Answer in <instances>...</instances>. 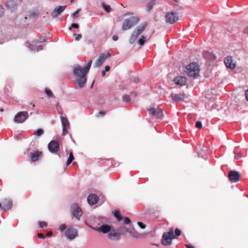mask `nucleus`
<instances>
[{
    "label": "nucleus",
    "instance_id": "nucleus-56",
    "mask_svg": "<svg viewBox=\"0 0 248 248\" xmlns=\"http://www.w3.org/2000/svg\"><path fill=\"white\" fill-rule=\"evenodd\" d=\"M106 71L105 70H103L102 72V73H101V76L102 77H104L105 75H106Z\"/></svg>",
    "mask_w": 248,
    "mask_h": 248
},
{
    "label": "nucleus",
    "instance_id": "nucleus-42",
    "mask_svg": "<svg viewBox=\"0 0 248 248\" xmlns=\"http://www.w3.org/2000/svg\"><path fill=\"white\" fill-rule=\"evenodd\" d=\"M124 222L125 224H129L131 223V220L128 217H124Z\"/></svg>",
    "mask_w": 248,
    "mask_h": 248
},
{
    "label": "nucleus",
    "instance_id": "nucleus-6",
    "mask_svg": "<svg viewBox=\"0 0 248 248\" xmlns=\"http://www.w3.org/2000/svg\"><path fill=\"white\" fill-rule=\"evenodd\" d=\"M29 117L27 111H20L15 116L14 122L17 123H23Z\"/></svg>",
    "mask_w": 248,
    "mask_h": 248
},
{
    "label": "nucleus",
    "instance_id": "nucleus-7",
    "mask_svg": "<svg viewBox=\"0 0 248 248\" xmlns=\"http://www.w3.org/2000/svg\"><path fill=\"white\" fill-rule=\"evenodd\" d=\"M111 54L108 52L106 55L101 53L99 55L98 59L96 60L94 64V66L96 68L100 67L104 63L107 58L110 57Z\"/></svg>",
    "mask_w": 248,
    "mask_h": 248
},
{
    "label": "nucleus",
    "instance_id": "nucleus-61",
    "mask_svg": "<svg viewBox=\"0 0 248 248\" xmlns=\"http://www.w3.org/2000/svg\"><path fill=\"white\" fill-rule=\"evenodd\" d=\"M73 2V0H71V3H72Z\"/></svg>",
    "mask_w": 248,
    "mask_h": 248
},
{
    "label": "nucleus",
    "instance_id": "nucleus-55",
    "mask_svg": "<svg viewBox=\"0 0 248 248\" xmlns=\"http://www.w3.org/2000/svg\"><path fill=\"white\" fill-rule=\"evenodd\" d=\"M52 234V232L51 231H49L46 233V236H50Z\"/></svg>",
    "mask_w": 248,
    "mask_h": 248
},
{
    "label": "nucleus",
    "instance_id": "nucleus-48",
    "mask_svg": "<svg viewBox=\"0 0 248 248\" xmlns=\"http://www.w3.org/2000/svg\"><path fill=\"white\" fill-rule=\"evenodd\" d=\"M78 25L77 23H73L72 24V27L73 28L78 29Z\"/></svg>",
    "mask_w": 248,
    "mask_h": 248
},
{
    "label": "nucleus",
    "instance_id": "nucleus-60",
    "mask_svg": "<svg viewBox=\"0 0 248 248\" xmlns=\"http://www.w3.org/2000/svg\"><path fill=\"white\" fill-rule=\"evenodd\" d=\"M3 110V109L2 108H1V109H0V111H2Z\"/></svg>",
    "mask_w": 248,
    "mask_h": 248
},
{
    "label": "nucleus",
    "instance_id": "nucleus-9",
    "mask_svg": "<svg viewBox=\"0 0 248 248\" xmlns=\"http://www.w3.org/2000/svg\"><path fill=\"white\" fill-rule=\"evenodd\" d=\"M65 235L70 240L74 239L78 236V231L74 228L69 227L65 232Z\"/></svg>",
    "mask_w": 248,
    "mask_h": 248
},
{
    "label": "nucleus",
    "instance_id": "nucleus-36",
    "mask_svg": "<svg viewBox=\"0 0 248 248\" xmlns=\"http://www.w3.org/2000/svg\"><path fill=\"white\" fill-rule=\"evenodd\" d=\"M92 64V60H90L87 65L84 67L85 69V73H88L90 69L91 65Z\"/></svg>",
    "mask_w": 248,
    "mask_h": 248
},
{
    "label": "nucleus",
    "instance_id": "nucleus-30",
    "mask_svg": "<svg viewBox=\"0 0 248 248\" xmlns=\"http://www.w3.org/2000/svg\"><path fill=\"white\" fill-rule=\"evenodd\" d=\"M146 41V38L145 37L143 36H141L140 39L138 41V43L140 46H142L144 44L145 42Z\"/></svg>",
    "mask_w": 248,
    "mask_h": 248
},
{
    "label": "nucleus",
    "instance_id": "nucleus-29",
    "mask_svg": "<svg viewBox=\"0 0 248 248\" xmlns=\"http://www.w3.org/2000/svg\"><path fill=\"white\" fill-rule=\"evenodd\" d=\"M15 5V2L13 0H9L7 2V6L10 9L14 8Z\"/></svg>",
    "mask_w": 248,
    "mask_h": 248
},
{
    "label": "nucleus",
    "instance_id": "nucleus-47",
    "mask_svg": "<svg viewBox=\"0 0 248 248\" xmlns=\"http://www.w3.org/2000/svg\"><path fill=\"white\" fill-rule=\"evenodd\" d=\"M37 236H38V237L42 239H44L45 238V236L44 235V234L41 233H38Z\"/></svg>",
    "mask_w": 248,
    "mask_h": 248
},
{
    "label": "nucleus",
    "instance_id": "nucleus-28",
    "mask_svg": "<svg viewBox=\"0 0 248 248\" xmlns=\"http://www.w3.org/2000/svg\"><path fill=\"white\" fill-rule=\"evenodd\" d=\"M74 156L73 155V153L71 152L69 154V156L68 158L67 161V166H69L74 160Z\"/></svg>",
    "mask_w": 248,
    "mask_h": 248
},
{
    "label": "nucleus",
    "instance_id": "nucleus-39",
    "mask_svg": "<svg viewBox=\"0 0 248 248\" xmlns=\"http://www.w3.org/2000/svg\"><path fill=\"white\" fill-rule=\"evenodd\" d=\"M242 156V154L240 152L235 153L234 158L235 159H238Z\"/></svg>",
    "mask_w": 248,
    "mask_h": 248
},
{
    "label": "nucleus",
    "instance_id": "nucleus-16",
    "mask_svg": "<svg viewBox=\"0 0 248 248\" xmlns=\"http://www.w3.org/2000/svg\"><path fill=\"white\" fill-rule=\"evenodd\" d=\"M85 72V69L81 67L79 65H77L75 67L74 69V73L77 77H79L83 76H86L88 73Z\"/></svg>",
    "mask_w": 248,
    "mask_h": 248
},
{
    "label": "nucleus",
    "instance_id": "nucleus-45",
    "mask_svg": "<svg viewBox=\"0 0 248 248\" xmlns=\"http://www.w3.org/2000/svg\"><path fill=\"white\" fill-rule=\"evenodd\" d=\"M137 224L141 229L145 228V225L143 224L142 222H138Z\"/></svg>",
    "mask_w": 248,
    "mask_h": 248
},
{
    "label": "nucleus",
    "instance_id": "nucleus-37",
    "mask_svg": "<svg viewBox=\"0 0 248 248\" xmlns=\"http://www.w3.org/2000/svg\"><path fill=\"white\" fill-rule=\"evenodd\" d=\"M39 224L41 228H43L47 226V223L45 221H39Z\"/></svg>",
    "mask_w": 248,
    "mask_h": 248
},
{
    "label": "nucleus",
    "instance_id": "nucleus-44",
    "mask_svg": "<svg viewBox=\"0 0 248 248\" xmlns=\"http://www.w3.org/2000/svg\"><path fill=\"white\" fill-rule=\"evenodd\" d=\"M66 228V225L65 224H63L60 225L59 229L60 231H62L65 230Z\"/></svg>",
    "mask_w": 248,
    "mask_h": 248
},
{
    "label": "nucleus",
    "instance_id": "nucleus-4",
    "mask_svg": "<svg viewBox=\"0 0 248 248\" xmlns=\"http://www.w3.org/2000/svg\"><path fill=\"white\" fill-rule=\"evenodd\" d=\"M146 27V24L144 23L135 29L129 39V42L130 44H132L135 42L139 35L140 34L145 30Z\"/></svg>",
    "mask_w": 248,
    "mask_h": 248
},
{
    "label": "nucleus",
    "instance_id": "nucleus-31",
    "mask_svg": "<svg viewBox=\"0 0 248 248\" xmlns=\"http://www.w3.org/2000/svg\"><path fill=\"white\" fill-rule=\"evenodd\" d=\"M114 215L116 218H117L118 221H120L122 219V217L120 215L119 211H116L114 212Z\"/></svg>",
    "mask_w": 248,
    "mask_h": 248
},
{
    "label": "nucleus",
    "instance_id": "nucleus-24",
    "mask_svg": "<svg viewBox=\"0 0 248 248\" xmlns=\"http://www.w3.org/2000/svg\"><path fill=\"white\" fill-rule=\"evenodd\" d=\"M172 99L173 101H181L185 98L184 94H176L171 95Z\"/></svg>",
    "mask_w": 248,
    "mask_h": 248
},
{
    "label": "nucleus",
    "instance_id": "nucleus-54",
    "mask_svg": "<svg viewBox=\"0 0 248 248\" xmlns=\"http://www.w3.org/2000/svg\"><path fill=\"white\" fill-rule=\"evenodd\" d=\"M245 96L246 100L248 101V89L245 92Z\"/></svg>",
    "mask_w": 248,
    "mask_h": 248
},
{
    "label": "nucleus",
    "instance_id": "nucleus-15",
    "mask_svg": "<svg viewBox=\"0 0 248 248\" xmlns=\"http://www.w3.org/2000/svg\"><path fill=\"white\" fill-rule=\"evenodd\" d=\"M2 204L0 202V208L2 210H8L12 206V201L9 199H4L2 202Z\"/></svg>",
    "mask_w": 248,
    "mask_h": 248
},
{
    "label": "nucleus",
    "instance_id": "nucleus-35",
    "mask_svg": "<svg viewBox=\"0 0 248 248\" xmlns=\"http://www.w3.org/2000/svg\"><path fill=\"white\" fill-rule=\"evenodd\" d=\"M106 114V112L104 111H99L97 112L95 114V116L97 118L103 117Z\"/></svg>",
    "mask_w": 248,
    "mask_h": 248
},
{
    "label": "nucleus",
    "instance_id": "nucleus-21",
    "mask_svg": "<svg viewBox=\"0 0 248 248\" xmlns=\"http://www.w3.org/2000/svg\"><path fill=\"white\" fill-rule=\"evenodd\" d=\"M175 83L179 86H183L186 83V78L182 76H178L174 79Z\"/></svg>",
    "mask_w": 248,
    "mask_h": 248
},
{
    "label": "nucleus",
    "instance_id": "nucleus-43",
    "mask_svg": "<svg viewBox=\"0 0 248 248\" xmlns=\"http://www.w3.org/2000/svg\"><path fill=\"white\" fill-rule=\"evenodd\" d=\"M196 127L197 128H201L202 127V124L200 121H197L196 123Z\"/></svg>",
    "mask_w": 248,
    "mask_h": 248
},
{
    "label": "nucleus",
    "instance_id": "nucleus-32",
    "mask_svg": "<svg viewBox=\"0 0 248 248\" xmlns=\"http://www.w3.org/2000/svg\"><path fill=\"white\" fill-rule=\"evenodd\" d=\"M45 93L49 97H54V96L51 91L47 88L45 89Z\"/></svg>",
    "mask_w": 248,
    "mask_h": 248
},
{
    "label": "nucleus",
    "instance_id": "nucleus-18",
    "mask_svg": "<svg viewBox=\"0 0 248 248\" xmlns=\"http://www.w3.org/2000/svg\"><path fill=\"white\" fill-rule=\"evenodd\" d=\"M87 82L86 76L77 77L75 83L77 84L79 88H82L85 86Z\"/></svg>",
    "mask_w": 248,
    "mask_h": 248
},
{
    "label": "nucleus",
    "instance_id": "nucleus-17",
    "mask_svg": "<svg viewBox=\"0 0 248 248\" xmlns=\"http://www.w3.org/2000/svg\"><path fill=\"white\" fill-rule=\"evenodd\" d=\"M92 228L94 230L103 233L109 232L111 230L110 226L107 224L102 225L98 228L92 227Z\"/></svg>",
    "mask_w": 248,
    "mask_h": 248
},
{
    "label": "nucleus",
    "instance_id": "nucleus-41",
    "mask_svg": "<svg viewBox=\"0 0 248 248\" xmlns=\"http://www.w3.org/2000/svg\"><path fill=\"white\" fill-rule=\"evenodd\" d=\"M74 35L77 36L75 38V40L76 41H79L82 38V35L81 34H77L76 33H74Z\"/></svg>",
    "mask_w": 248,
    "mask_h": 248
},
{
    "label": "nucleus",
    "instance_id": "nucleus-8",
    "mask_svg": "<svg viewBox=\"0 0 248 248\" xmlns=\"http://www.w3.org/2000/svg\"><path fill=\"white\" fill-rule=\"evenodd\" d=\"M71 211L72 216L79 220L82 215L81 209L77 204H73L71 207Z\"/></svg>",
    "mask_w": 248,
    "mask_h": 248
},
{
    "label": "nucleus",
    "instance_id": "nucleus-33",
    "mask_svg": "<svg viewBox=\"0 0 248 248\" xmlns=\"http://www.w3.org/2000/svg\"><path fill=\"white\" fill-rule=\"evenodd\" d=\"M102 7H103V8L104 9V10L108 13H109L111 11V9L110 8V6H109V5H106V4L103 3Z\"/></svg>",
    "mask_w": 248,
    "mask_h": 248
},
{
    "label": "nucleus",
    "instance_id": "nucleus-25",
    "mask_svg": "<svg viewBox=\"0 0 248 248\" xmlns=\"http://www.w3.org/2000/svg\"><path fill=\"white\" fill-rule=\"evenodd\" d=\"M128 232L133 237L140 238L141 234L138 232L134 229H129Z\"/></svg>",
    "mask_w": 248,
    "mask_h": 248
},
{
    "label": "nucleus",
    "instance_id": "nucleus-11",
    "mask_svg": "<svg viewBox=\"0 0 248 248\" xmlns=\"http://www.w3.org/2000/svg\"><path fill=\"white\" fill-rule=\"evenodd\" d=\"M61 120L62 125V135H66L70 127L69 122L67 119L63 116L61 117Z\"/></svg>",
    "mask_w": 248,
    "mask_h": 248
},
{
    "label": "nucleus",
    "instance_id": "nucleus-23",
    "mask_svg": "<svg viewBox=\"0 0 248 248\" xmlns=\"http://www.w3.org/2000/svg\"><path fill=\"white\" fill-rule=\"evenodd\" d=\"M108 237L110 239H114L116 240H118L121 238L120 233H119L117 230L116 232L112 231L111 232H109L108 234Z\"/></svg>",
    "mask_w": 248,
    "mask_h": 248
},
{
    "label": "nucleus",
    "instance_id": "nucleus-58",
    "mask_svg": "<svg viewBox=\"0 0 248 248\" xmlns=\"http://www.w3.org/2000/svg\"><path fill=\"white\" fill-rule=\"evenodd\" d=\"M39 47H40L39 50H42L43 49L42 47L41 46H40Z\"/></svg>",
    "mask_w": 248,
    "mask_h": 248
},
{
    "label": "nucleus",
    "instance_id": "nucleus-14",
    "mask_svg": "<svg viewBox=\"0 0 248 248\" xmlns=\"http://www.w3.org/2000/svg\"><path fill=\"white\" fill-rule=\"evenodd\" d=\"M150 114L155 116L156 118H161L163 116V111L160 108H151L149 110Z\"/></svg>",
    "mask_w": 248,
    "mask_h": 248
},
{
    "label": "nucleus",
    "instance_id": "nucleus-13",
    "mask_svg": "<svg viewBox=\"0 0 248 248\" xmlns=\"http://www.w3.org/2000/svg\"><path fill=\"white\" fill-rule=\"evenodd\" d=\"M226 66L230 69H233L236 66V63L233 62L232 56H227L224 61Z\"/></svg>",
    "mask_w": 248,
    "mask_h": 248
},
{
    "label": "nucleus",
    "instance_id": "nucleus-51",
    "mask_svg": "<svg viewBox=\"0 0 248 248\" xmlns=\"http://www.w3.org/2000/svg\"><path fill=\"white\" fill-rule=\"evenodd\" d=\"M185 246L186 247V248H195L194 246H191L189 244H186Z\"/></svg>",
    "mask_w": 248,
    "mask_h": 248
},
{
    "label": "nucleus",
    "instance_id": "nucleus-53",
    "mask_svg": "<svg viewBox=\"0 0 248 248\" xmlns=\"http://www.w3.org/2000/svg\"><path fill=\"white\" fill-rule=\"evenodd\" d=\"M109 70H110V67H109V66H108V65H106V66H105V70H105L106 72H108V71H109Z\"/></svg>",
    "mask_w": 248,
    "mask_h": 248
},
{
    "label": "nucleus",
    "instance_id": "nucleus-49",
    "mask_svg": "<svg viewBox=\"0 0 248 248\" xmlns=\"http://www.w3.org/2000/svg\"><path fill=\"white\" fill-rule=\"evenodd\" d=\"M80 11V9H78V10H77L76 12H75V13L73 14V16H78L77 15L79 13Z\"/></svg>",
    "mask_w": 248,
    "mask_h": 248
},
{
    "label": "nucleus",
    "instance_id": "nucleus-3",
    "mask_svg": "<svg viewBox=\"0 0 248 248\" xmlns=\"http://www.w3.org/2000/svg\"><path fill=\"white\" fill-rule=\"evenodd\" d=\"M139 21V19L138 17L131 16L124 21L122 29L123 31L129 30L133 26L137 24Z\"/></svg>",
    "mask_w": 248,
    "mask_h": 248
},
{
    "label": "nucleus",
    "instance_id": "nucleus-59",
    "mask_svg": "<svg viewBox=\"0 0 248 248\" xmlns=\"http://www.w3.org/2000/svg\"><path fill=\"white\" fill-rule=\"evenodd\" d=\"M139 81V79L138 78H137V80H136V78L135 79V82H137Z\"/></svg>",
    "mask_w": 248,
    "mask_h": 248
},
{
    "label": "nucleus",
    "instance_id": "nucleus-57",
    "mask_svg": "<svg viewBox=\"0 0 248 248\" xmlns=\"http://www.w3.org/2000/svg\"><path fill=\"white\" fill-rule=\"evenodd\" d=\"M153 245H155V246H157V247H158V246H159V245H158V244H153Z\"/></svg>",
    "mask_w": 248,
    "mask_h": 248
},
{
    "label": "nucleus",
    "instance_id": "nucleus-22",
    "mask_svg": "<svg viewBox=\"0 0 248 248\" xmlns=\"http://www.w3.org/2000/svg\"><path fill=\"white\" fill-rule=\"evenodd\" d=\"M87 201L89 204L91 205H94L98 201V197L96 194H90L88 197Z\"/></svg>",
    "mask_w": 248,
    "mask_h": 248
},
{
    "label": "nucleus",
    "instance_id": "nucleus-40",
    "mask_svg": "<svg viewBox=\"0 0 248 248\" xmlns=\"http://www.w3.org/2000/svg\"><path fill=\"white\" fill-rule=\"evenodd\" d=\"M175 234L176 236H179L181 234V231L179 229L177 228L175 230Z\"/></svg>",
    "mask_w": 248,
    "mask_h": 248
},
{
    "label": "nucleus",
    "instance_id": "nucleus-2",
    "mask_svg": "<svg viewBox=\"0 0 248 248\" xmlns=\"http://www.w3.org/2000/svg\"><path fill=\"white\" fill-rule=\"evenodd\" d=\"M176 238L173 233V229L171 227L169 228L168 232H165L163 234L161 243L164 246H170L172 243V239Z\"/></svg>",
    "mask_w": 248,
    "mask_h": 248
},
{
    "label": "nucleus",
    "instance_id": "nucleus-46",
    "mask_svg": "<svg viewBox=\"0 0 248 248\" xmlns=\"http://www.w3.org/2000/svg\"><path fill=\"white\" fill-rule=\"evenodd\" d=\"M4 12V8L2 6H0V17H1L2 16V15H3Z\"/></svg>",
    "mask_w": 248,
    "mask_h": 248
},
{
    "label": "nucleus",
    "instance_id": "nucleus-34",
    "mask_svg": "<svg viewBox=\"0 0 248 248\" xmlns=\"http://www.w3.org/2000/svg\"><path fill=\"white\" fill-rule=\"evenodd\" d=\"M44 134V130L42 129H38L35 132L34 135L40 137Z\"/></svg>",
    "mask_w": 248,
    "mask_h": 248
},
{
    "label": "nucleus",
    "instance_id": "nucleus-50",
    "mask_svg": "<svg viewBox=\"0 0 248 248\" xmlns=\"http://www.w3.org/2000/svg\"><path fill=\"white\" fill-rule=\"evenodd\" d=\"M46 37H45L44 38H41L39 39V41L40 42H44L46 41Z\"/></svg>",
    "mask_w": 248,
    "mask_h": 248
},
{
    "label": "nucleus",
    "instance_id": "nucleus-20",
    "mask_svg": "<svg viewBox=\"0 0 248 248\" xmlns=\"http://www.w3.org/2000/svg\"><path fill=\"white\" fill-rule=\"evenodd\" d=\"M42 156V152L37 151L31 153L30 156L32 161L35 162L37 161L39 158Z\"/></svg>",
    "mask_w": 248,
    "mask_h": 248
},
{
    "label": "nucleus",
    "instance_id": "nucleus-12",
    "mask_svg": "<svg viewBox=\"0 0 248 248\" xmlns=\"http://www.w3.org/2000/svg\"><path fill=\"white\" fill-rule=\"evenodd\" d=\"M48 148L51 153H56L59 150V144L56 140H52L49 143Z\"/></svg>",
    "mask_w": 248,
    "mask_h": 248
},
{
    "label": "nucleus",
    "instance_id": "nucleus-38",
    "mask_svg": "<svg viewBox=\"0 0 248 248\" xmlns=\"http://www.w3.org/2000/svg\"><path fill=\"white\" fill-rule=\"evenodd\" d=\"M123 99L124 102H129L130 100V96L128 95H124L123 97Z\"/></svg>",
    "mask_w": 248,
    "mask_h": 248
},
{
    "label": "nucleus",
    "instance_id": "nucleus-1",
    "mask_svg": "<svg viewBox=\"0 0 248 248\" xmlns=\"http://www.w3.org/2000/svg\"><path fill=\"white\" fill-rule=\"evenodd\" d=\"M200 70L199 66L197 63H191L186 67L185 72L188 76L196 78L199 76Z\"/></svg>",
    "mask_w": 248,
    "mask_h": 248
},
{
    "label": "nucleus",
    "instance_id": "nucleus-19",
    "mask_svg": "<svg viewBox=\"0 0 248 248\" xmlns=\"http://www.w3.org/2000/svg\"><path fill=\"white\" fill-rule=\"evenodd\" d=\"M66 8V6H59L56 7L52 12L51 15L53 18L57 17L59 14L62 13Z\"/></svg>",
    "mask_w": 248,
    "mask_h": 248
},
{
    "label": "nucleus",
    "instance_id": "nucleus-10",
    "mask_svg": "<svg viewBox=\"0 0 248 248\" xmlns=\"http://www.w3.org/2000/svg\"><path fill=\"white\" fill-rule=\"evenodd\" d=\"M228 178L231 181L236 182L240 180L241 175L236 171L231 170L229 172Z\"/></svg>",
    "mask_w": 248,
    "mask_h": 248
},
{
    "label": "nucleus",
    "instance_id": "nucleus-26",
    "mask_svg": "<svg viewBox=\"0 0 248 248\" xmlns=\"http://www.w3.org/2000/svg\"><path fill=\"white\" fill-rule=\"evenodd\" d=\"M129 228H126V227H120L118 228L117 231L119 233H120V235H125L126 233L128 232Z\"/></svg>",
    "mask_w": 248,
    "mask_h": 248
},
{
    "label": "nucleus",
    "instance_id": "nucleus-52",
    "mask_svg": "<svg viewBox=\"0 0 248 248\" xmlns=\"http://www.w3.org/2000/svg\"><path fill=\"white\" fill-rule=\"evenodd\" d=\"M112 39L114 40V41H117L118 40V37L117 35H114L112 36Z\"/></svg>",
    "mask_w": 248,
    "mask_h": 248
},
{
    "label": "nucleus",
    "instance_id": "nucleus-27",
    "mask_svg": "<svg viewBox=\"0 0 248 248\" xmlns=\"http://www.w3.org/2000/svg\"><path fill=\"white\" fill-rule=\"evenodd\" d=\"M155 4V0H151L148 3L146 10L147 11L151 10L154 5Z\"/></svg>",
    "mask_w": 248,
    "mask_h": 248
},
{
    "label": "nucleus",
    "instance_id": "nucleus-5",
    "mask_svg": "<svg viewBox=\"0 0 248 248\" xmlns=\"http://www.w3.org/2000/svg\"><path fill=\"white\" fill-rule=\"evenodd\" d=\"M179 18V16L177 13L174 12H168L165 16L166 22L169 24H174Z\"/></svg>",
    "mask_w": 248,
    "mask_h": 248
}]
</instances>
